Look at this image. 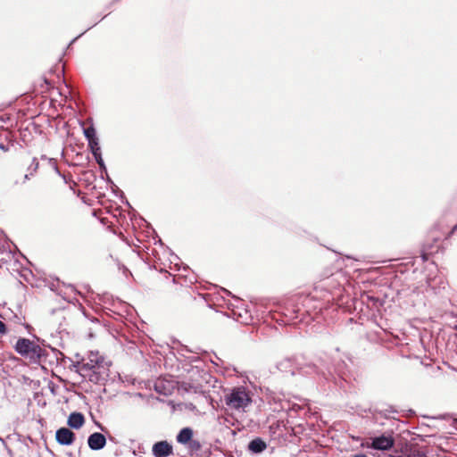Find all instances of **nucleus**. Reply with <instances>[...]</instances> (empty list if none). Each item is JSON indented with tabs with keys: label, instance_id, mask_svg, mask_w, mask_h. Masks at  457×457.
I'll use <instances>...</instances> for the list:
<instances>
[{
	"label": "nucleus",
	"instance_id": "f257e3e1",
	"mask_svg": "<svg viewBox=\"0 0 457 457\" xmlns=\"http://www.w3.org/2000/svg\"><path fill=\"white\" fill-rule=\"evenodd\" d=\"M224 401L228 409L245 411L252 403V398L248 390L243 386H237L225 395Z\"/></svg>",
	"mask_w": 457,
	"mask_h": 457
},
{
	"label": "nucleus",
	"instance_id": "f03ea898",
	"mask_svg": "<svg viewBox=\"0 0 457 457\" xmlns=\"http://www.w3.org/2000/svg\"><path fill=\"white\" fill-rule=\"evenodd\" d=\"M55 439L62 445H71L75 440V434L67 428H61L55 433Z\"/></svg>",
	"mask_w": 457,
	"mask_h": 457
},
{
	"label": "nucleus",
	"instance_id": "7ed1b4c3",
	"mask_svg": "<svg viewBox=\"0 0 457 457\" xmlns=\"http://www.w3.org/2000/svg\"><path fill=\"white\" fill-rule=\"evenodd\" d=\"M37 346L29 339L21 338L15 345V350L21 355H27L29 353H35Z\"/></svg>",
	"mask_w": 457,
	"mask_h": 457
},
{
	"label": "nucleus",
	"instance_id": "20e7f679",
	"mask_svg": "<svg viewBox=\"0 0 457 457\" xmlns=\"http://www.w3.org/2000/svg\"><path fill=\"white\" fill-rule=\"evenodd\" d=\"M152 452L154 457H168L172 453V445L167 441H160L153 445Z\"/></svg>",
	"mask_w": 457,
	"mask_h": 457
},
{
	"label": "nucleus",
	"instance_id": "39448f33",
	"mask_svg": "<svg viewBox=\"0 0 457 457\" xmlns=\"http://www.w3.org/2000/svg\"><path fill=\"white\" fill-rule=\"evenodd\" d=\"M394 445V440L390 436H381L372 440L370 447L376 450L386 451Z\"/></svg>",
	"mask_w": 457,
	"mask_h": 457
},
{
	"label": "nucleus",
	"instance_id": "423d86ee",
	"mask_svg": "<svg viewBox=\"0 0 457 457\" xmlns=\"http://www.w3.org/2000/svg\"><path fill=\"white\" fill-rule=\"evenodd\" d=\"M105 443H106V439H105L104 436L103 434L97 433V432L90 435L88 437V440H87L89 448L92 450H96V451L104 448V446L105 445Z\"/></svg>",
	"mask_w": 457,
	"mask_h": 457
},
{
	"label": "nucleus",
	"instance_id": "0eeeda50",
	"mask_svg": "<svg viewBox=\"0 0 457 457\" xmlns=\"http://www.w3.org/2000/svg\"><path fill=\"white\" fill-rule=\"evenodd\" d=\"M85 422L84 416L80 412H72L70 414L67 424L75 429L80 428Z\"/></svg>",
	"mask_w": 457,
	"mask_h": 457
},
{
	"label": "nucleus",
	"instance_id": "6e6552de",
	"mask_svg": "<svg viewBox=\"0 0 457 457\" xmlns=\"http://www.w3.org/2000/svg\"><path fill=\"white\" fill-rule=\"evenodd\" d=\"M193 437V430L190 428H182L177 436V441L179 444L186 445Z\"/></svg>",
	"mask_w": 457,
	"mask_h": 457
},
{
	"label": "nucleus",
	"instance_id": "1a4fd4ad",
	"mask_svg": "<svg viewBox=\"0 0 457 457\" xmlns=\"http://www.w3.org/2000/svg\"><path fill=\"white\" fill-rule=\"evenodd\" d=\"M267 445L264 441L260 438L252 440L249 443L248 448L252 453H259L266 449Z\"/></svg>",
	"mask_w": 457,
	"mask_h": 457
},
{
	"label": "nucleus",
	"instance_id": "9d476101",
	"mask_svg": "<svg viewBox=\"0 0 457 457\" xmlns=\"http://www.w3.org/2000/svg\"><path fill=\"white\" fill-rule=\"evenodd\" d=\"M84 135L87 141L97 139L96 136V130L93 127L84 129Z\"/></svg>",
	"mask_w": 457,
	"mask_h": 457
},
{
	"label": "nucleus",
	"instance_id": "9b49d317",
	"mask_svg": "<svg viewBox=\"0 0 457 457\" xmlns=\"http://www.w3.org/2000/svg\"><path fill=\"white\" fill-rule=\"evenodd\" d=\"M89 147L94 154L95 158H98V153L100 152V146L98 145L97 139L88 141Z\"/></svg>",
	"mask_w": 457,
	"mask_h": 457
},
{
	"label": "nucleus",
	"instance_id": "f8f14e48",
	"mask_svg": "<svg viewBox=\"0 0 457 457\" xmlns=\"http://www.w3.org/2000/svg\"><path fill=\"white\" fill-rule=\"evenodd\" d=\"M100 220L104 225H106L109 228L112 227V221L109 220V217H101Z\"/></svg>",
	"mask_w": 457,
	"mask_h": 457
},
{
	"label": "nucleus",
	"instance_id": "ddd939ff",
	"mask_svg": "<svg viewBox=\"0 0 457 457\" xmlns=\"http://www.w3.org/2000/svg\"><path fill=\"white\" fill-rule=\"evenodd\" d=\"M97 162V163L100 165V167H104V162L101 157L100 152L98 153V158H95Z\"/></svg>",
	"mask_w": 457,
	"mask_h": 457
},
{
	"label": "nucleus",
	"instance_id": "4468645a",
	"mask_svg": "<svg viewBox=\"0 0 457 457\" xmlns=\"http://www.w3.org/2000/svg\"><path fill=\"white\" fill-rule=\"evenodd\" d=\"M5 332V325L0 320V334H4Z\"/></svg>",
	"mask_w": 457,
	"mask_h": 457
},
{
	"label": "nucleus",
	"instance_id": "2eb2a0df",
	"mask_svg": "<svg viewBox=\"0 0 457 457\" xmlns=\"http://www.w3.org/2000/svg\"><path fill=\"white\" fill-rule=\"evenodd\" d=\"M162 384V380H158L155 384V389L159 391V388L161 387V385Z\"/></svg>",
	"mask_w": 457,
	"mask_h": 457
},
{
	"label": "nucleus",
	"instance_id": "dca6fc26",
	"mask_svg": "<svg viewBox=\"0 0 457 457\" xmlns=\"http://www.w3.org/2000/svg\"><path fill=\"white\" fill-rule=\"evenodd\" d=\"M353 457H367V456H366V455H364V454H356V455H354Z\"/></svg>",
	"mask_w": 457,
	"mask_h": 457
},
{
	"label": "nucleus",
	"instance_id": "f3484780",
	"mask_svg": "<svg viewBox=\"0 0 457 457\" xmlns=\"http://www.w3.org/2000/svg\"><path fill=\"white\" fill-rule=\"evenodd\" d=\"M115 193H116V196H117L118 194L120 193V190L118 188H116Z\"/></svg>",
	"mask_w": 457,
	"mask_h": 457
},
{
	"label": "nucleus",
	"instance_id": "a211bd4d",
	"mask_svg": "<svg viewBox=\"0 0 457 457\" xmlns=\"http://www.w3.org/2000/svg\"><path fill=\"white\" fill-rule=\"evenodd\" d=\"M0 148L3 150H5L4 146L3 145H0Z\"/></svg>",
	"mask_w": 457,
	"mask_h": 457
},
{
	"label": "nucleus",
	"instance_id": "6ab92c4d",
	"mask_svg": "<svg viewBox=\"0 0 457 457\" xmlns=\"http://www.w3.org/2000/svg\"><path fill=\"white\" fill-rule=\"evenodd\" d=\"M85 365H86V366H88V367H90V368H93V367H94L93 365H89L88 363H86Z\"/></svg>",
	"mask_w": 457,
	"mask_h": 457
},
{
	"label": "nucleus",
	"instance_id": "aec40b11",
	"mask_svg": "<svg viewBox=\"0 0 457 457\" xmlns=\"http://www.w3.org/2000/svg\"><path fill=\"white\" fill-rule=\"evenodd\" d=\"M454 228H457V224L454 226Z\"/></svg>",
	"mask_w": 457,
	"mask_h": 457
},
{
	"label": "nucleus",
	"instance_id": "412c9836",
	"mask_svg": "<svg viewBox=\"0 0 457 457\" xmlns=\"http://www.w3.org/2000/svg\"><path fill=\"white\" fill-rule=\"evenodd\" d=\"M454 228H457V224L454 226Z\"/></svg>",
	"mask_w": 457,
	"mask_h": 457
},
{
	"label": "nucleus",
	"instance_id": "4be33fe9",
	"mask_svg": "<svg viewBox=\"0 0 457 457\" xmlns=\"http://www.w3.org/2000/svg\"><path fill=\"white\" fill-rule=\"evenodd\" d=\"M454 228H457V224L454 226Z\"/></svg>",
	"mask_w": 457,
	"mask_h": 457
}]
</instances>
